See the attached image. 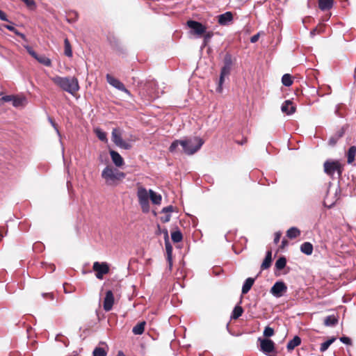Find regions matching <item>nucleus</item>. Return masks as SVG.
I'll list each match as a JSON object with an SVG mask.
<instances>
[{
  "instance_id": "f8f14e48",
  "label": "nucleus",
  "mask_w": 356,
  "mask_h": 356,
  "mask_svg": "<svg viewBox=\"0 0 356 356\" xmlns=\"http://www.w3.org/2000/svg\"><path fill=\"white\" fill-rule=\"evenodd\" d=\"M345 131L346 129L343 127L334 133L328 140L329 145L332 147L334 146L337 143L338 140L343 136Z\"/></svg>"
},
{
  "instance_id": "052dcab7",
  "label": "nucleus",
  "mask_w": 356,
  "mask_h": 356,
  "mask_svg": "<svg viewBox=\"0 0 356 356\" xmlns=\"http://www.w3.org/2000/svg\"><path fill=\"white\" fill-rule=\"evenodd\" d=\"M67 162V160L66 159V157H63V163L66 164Z\"/></svg>"
},
{
  "instance_id": "473e14b6",
  "label": "nucleus",
  "mask_w": 356,
  "mask_h": 356,
  "mask_svg": "<svg viewBox=\"0 0 356 356\" xmlns=\"http://www.w3.org/2000/svg\"><path fill=\"white\" fill-rule=\"evenodd\" d=\"M36 60L41 64H43L45 66H47V67H50L51 65V60L44 56H38V58H36Z\"/></svg>"
},
{
  "instance_id": "79ce46f5",
  "label": "nucleus",
  "mask_w": 356,
  "mask_h": 356,
  "mask_svg": "<svg viewBox=\"0 0 356 356\" xmlns=\"http://www.w3.org/2000/svg\"><path fill=\"white\" fill-rule=\"evenodd\" d=\"M24 48L27 50L28 53L35 59L38 58V55L37 53L29 45H24Z\"/></svg>"
},
{
  "instance_id": "c756f323",
  "label": "nucleus",
  "mask_w": 356,
  "mask_h": 356,
  "mask_svg": "<svg viewBox=\"0 0 356 356\" xmlns=\"http://www.w3.org/2000/svg\"><path fill=\"white\" fill-rule=\"evenodd\" d=\"M171 238L172 240L173 241V242L175 243H179L180 242L182 238H183V236H182V234L181 233L180 231L179 230H177V231H175V232H172L171 233Z\"/></svg>"
},
{
  "instance_id": "ddd939ff",
  "label": "nucleus",
  "mask_w": 356,
  "mask_h": 356,
  "mask_svg": "<svg viewBox=\"0 0 356 356\" xmlns=\"http://www.w3.org/2000/svg\"><path fill=\"white\" fill-rule=\"evenodd\" d=\"M231 69H232V66H229V65H224L223 67H222L221 71H220L218 86L216 89V90L218 92H222V85L224 82L225 76H228L230 74Z\"/></svg>"
},
{
  "instance_id": "c03bdc74",
  "label": "nucleus",
  "mask_w": 356,
  "mask_h": 356,
  "mask_svg": "<svg viewBox=\"0 0 356 356\" xmlns=\"http://www.w3.org/2000/svg\"><path fill=\"white\" fill-rule=\"evenodd\" d=\"M164 215L161 217V220L163 222H168L170 220L171 218V214L168 213H163Z\"/></svg>"
},
{
  "instance_id": "7c9ffc66",
  "label": "nucleus",
  "mask_w": 356,
  "mask_h": 356,
  "mask_svg": "<svg viewBox=\"0 0 356 356\" xmlns=\"http://www.w3.org/2000/svg\"><path fill=\"white\" fill-rule=\"evenodd\" d=\"M337 323V319L334 316H328L324 320V324L326 326H333Z\"/></svg>"
},
{
  "instance_id": "2f4dec72",
  "label": "nucleus",
  "mask_w": 356,
  "mask_h": 356,
  "mask_svg": "<svg viewBox=\"0 0 356 356\" xmlns=\"http://www.w3.org/2000/svg\"><path fill=\"white\" fill-rule=\"evenodd\" d=\"M282 83L285 86H290L293 84L292 77L289 74H285L282 78Z\"/></svg>"
},
{
  "instance_id": "58836bf2",
  "label": "nucleus",
  "mask_w": 356,
  "mask_h": 356,
  "mask_svg": "<svg viewBox=\"0 0 356 356\" xmlns=\"http://www.w3.org/2000/svg\"><path fill=\"white\" fill-rule=\"evenodd\" d=\"M274 334V330L269 327V326H267L265 327L264 330V336L266 337H272L273 335Z\"/></svg>"
},
{
  "instance_id": "f3484780",
  "label": "nucleus",
  "mask_w": 356,
  "mask_h": 356,
  "mask_svg": "<svg viewBox=\"0 0 356 356\" xmlns=\"http://www.w3.org/2000/svg\"><path fill=\"white\" fill-rule=\"evenodd\" d=\"M282 111L287 115L292 114L296 111V106L290 100L285 101L281 107Z\"/></svg>"
},
{
  "instance_id": "39448f33",
  "label": "nucleus",
  "mask_w": 356,
  "mask_h": 356,
  "mask_svg": "<svg viewBox=\"0 0 356 356\" xmlns=\"http://www.w3.org/2000/svg\"><path fill=\"white\" fill-rule=\"evenodd\" d=\"M111 140L118 147L122 149H129L131 147V144L129 142L122 139V131L120 128L113 129Z\"/></svg>"
},
{
  "instance_id": "9d476101",
  "label": "nucleus",
  "mask_w": 356,
  "mask_h": 356,
  "mask_svg": "<svg viewBox=\"0 0 356 356\" xmlns=\"http://www.w3.org/2000/svg\"><path fill=\"white\" fill-rule=\"evenodd\" d=\"M106 81L107 82L113 86L114 88L118 89L119 90H121L122 92H124L126 93H129V90L126 88L124 85L118 79L113 77L112 75L107 74H106Z\"/></svg>"
},
{
  "instance_id": "13d9d810",
  "label": "nucleus",
  "mask_w": 356,
  "mask_h": 356,
  "mask_svg": "<svg viewBox=\"0 0 356 356\" xmlns=\"http://www.w3.org/2000/svg\"><path fill=\"white\" fill-rule=\"evenodd\" d=\"M22 39L26 41V35L24 33H21L20 35H19Z\"/></svg>"
},
{
  "instance_id": "f257e3e1",
  "label": "nucleus",
  "mask_w": 356,
  "mask_h": 356,
  "mask_svg": "<svg viewBox=\"0 0 356 356\" xmlns=\"http://www.w3.org/2000/svg\"><path fill=\"white\" fill-rule=\"evenodd\" d=\"M204 143L203 139L197 136L184 137L173 141L169 151L172 154L184 153L192 155L201 148Z\"/></svg>"
},
{
  "instance_id": "dca6fc26",
  "label": "nucleus",
  "mask_w": 356,
  "mask_h": 356,
  "mask_svg": "<svg viewBox=\"0 0 356 356\" xmlns=\"http://www.w3.org/2000/svg\"><path fill=\"white\" fill-rule=\"evenodd\" d=\"M233 21V14L227 11L218 16V22L221 26H226Z\"/></svg>"
},
{
  "instance_id": "2eb2a0df",
  "label": "nucleus",
  "mask_w": 356,
  "mask_h": 356,
  "mask_svg": "<svg viewBox=\"0 0 356 356\" xmlns=\"http://www.w3.org/2000/svg\"><path fill=\"white\" fill-rule=\"evenodd\" d=\"M165 250L167 252V260L169 263V268H171L172 266V247L169 241L168 233V231H165Z\"/></svg>"
},
{
  "instance_id": "49530a36",
  "label": "nucleus",
  "mask_w": 356,
  "mask_h": 356,
  "mask_svg": "<svg viewBox=\"0 0 356 356\" xmlns=\"http://www.w3.org/2000/svg\"><path fill=\"white\" fill-rule=\"evenodd\" d=\"M173 211H174V207L170 205V206H168L166 207H164L162 209L161 213H171Z\"/></svg>"
},
{
  "instance_id": "1a4fd4ad",
  "label": "nucleus",
  "mask_w": 356,
  "mask_h": 356,
  "mask_svg": "<svg viewBox=\"0 0 356 356\" xmlns=\"http://www.w3.org/2000/svg\"><path fill=\"white\" fill-rule=\"evenodd\" d=\"M260 341V349L266 355H269L270 353L275 352V343L268 339L259 338Z\"/></svg>"
},
{
  "instance_id": "c85d7f7f",
  "label": "nucleus",
  "mask_w": 356,
  "mask_h": 356,
  "mask_svg": "<svg viewBox=\"0 0 356 356\" xmlns=\"http://www.w3.org/2000/svg\"><path fill=\"white\" fill-rule=\"evenodd\" d=\"M97 137L102 141H107L106 133L103 131L101 129L97 128L94 130Z\"/></svg>"
},
{
  "instance_id": "f704fd0d",
  "label": "nucleus",
  "mask_w": 356,
  "mask_h": 356,
  "mask_svg": "<svg viewBox=\"0 0 356 356\" xmlns=\"http://www.w3.org/2000/svg\"><path fill=\"white\" fill-rule=\"evenodd\" d=\"M286 264V260L284 257H280L275 262V267L278 270L283 269Z\"/></svg>"
},
{
  "instance_id": "0e129e2a",
  "label": "nucleus",
  "mask_w": 356,
  "mask_h": 356,
  "mask_svg": "<svg viewBox=\"0 0 356 356\" xmlns=\"http://www.w3.org/2000/svg\"><path fill=\"white\" fill-rule=\"evenodd\" d=\"M52 122V124L54 125V127H55L56 124L54 122Z\"/></svg>"
},
{
  "instance_id": "4d7b16f0",
  "label": "nucleus",
  "mask_w": 356,
  "mask_h": 356,
  "mask_svg": "<svg viewBox=\"0 0 356 356\" xmlns=\"http://www.w3.org/2000/svg\"><path fill=\"white\" fill-rule=\"evenodd\" d=\"M110 154L111 156H120L117 152L115 151H111Z\"/></svg>"
},
{
  "instance_id": "e433bc0d",
  "label": "nucleus",
  "mask_w": 356,
  "mask_h": 356,
  "mask_svg": "<svg viewBox=\"0 0 356 356\" xmlns=\"http://www.w3.org/2000/svg\"><path fill=\"white\" fill-rule=\"evenodd\" d=\"M113 163L116 167H121L124 165V162L123 157H111Z\"/></svg>"
},
{
  "instance_id": "423d86ee",
  "label": "nucleus",
  "mask_w": 356,
  "mask_h": 356,
  "mask_svg": "<svg viewBox=\"0 0 356 356\" xmlns=\"http://www.w3.org/2000/svg\"><path fill=\"white\" fill-rule=\"evenodd\" d=\"M324 171L330 176L334 175L335 172L341 175L342 172V165L338 161L329 159L324 163Z\"/></svg>"
},
{
  "instance_id": "412c9836",
  "label": "nucleus",
  "mask_w": 356,
  "mask_h": 356,
  "mask_svg": "<svg viewBox=\"0 0 356 356\" xmlns=\"http://www.w3.org/2000/svg\"><path fill=\"white\" fill-rule=\"evenodd\" d=\"M145 324V321H142L136 325L132 329L133 333L136 335L142 334L144 332Z\"/></svg>"
},
{
  "instance_id": "c9c22d12",
  "label": "nucleus",
  "mask_w": 356,
  "mask_h": 356,
  "mask_svg": "<svg viewBox=\"0 0 356 356\" xmlns=\"http://www.w3.org/2000/svg\"><path fill=\"white\" fill-rule=\"evenodd\" d=\"M93 356H106V351L100 347H97L94 349L92 353Z\"/></svg>"
},
{
  "instance_id": "9b49d317",
  "label": "nucleus",
  "mask_w": 356,
  "mask_h": 356,
  "mask_svg": "<svg viewBox=\"0 0 356 356\" xmlns=\"http://www.w3.org/2000/svg\"><path fill=\"white\" fill-rule=\"evenodd\" d=\"M287 287L283 282H277L272 286L270 293L275 297L280 298L282 293L286 291Z\"/></svg>"
},
{
  "instance_id": "6ab92c4d",
  "label": "nucleus",
  "mask_w": 356,
  "mask_h": 356,
  "mask_svg": "<svg viewBox=\"0 0 356 356\" xmlns=\"http://www.w3.org/2000/svg\"><path fill=\"white\" fill-rule=\"evenodd\" d=\"M300 251L307 254L311 255L313 252V245L309 242H305L300 246Z\"/></svg>"
},
{
  "instance_id": "bf43d9fd",
  "label": "nucleus",
  "mask_w": 356,
  "mask_h": 356,
  "mask_svg": "<svg viewBox=\"0 0 356 356\" xmlns=\"http://www.w3.org/2000/svg\"><path fill=\"white\" fill-rule=\"evenodd\" d=\"M13 33L15 34H16L17 35H20V34L22 33L19 32L17 29H16Z\"/></svg>"
},
{
  "instance_id": "5fc2aeb1",
  "label": "nucleus",
  "mask_w": 356,
  "mask_h": 356,
  "mask_svg": "<svg viewBox=\"0 0 356 356\" xmlns=\"http://www.w3.org/2000/svg\"><path fill=\"white\" fill-rule=\"evenodd\" d=\"M355 157H348V163L351 164L355 161Z\"/></svg>"
},
{
  "instance_id": "f03ea898",
  "label": "nucleus",
  "mask_w": 356,
  "mask_h": 356,
  "mask_svg": "<svg viewBox=\"0 0 356 356\" xmlns=\"http://www.w3.org/2000/svg\"><path fill=\"white\" fill-rule=\"evenodd\" d=\"M52 82L63 90L74 95L79 90V84L77 78L75 76H60L51 77Z\"/></svg>"
},
{
  "instance_id": "603ef678",
  "label": "nucleus",
  "mask_w": 356,
  "mask_h": 356,
  "mask_svg": "<svg viewBox=\"0 0 356 356\" xmlns=\"http://www.w3.org/2000/svg\"><path fill=\"white\" fill-rule=\"evenodd\" d=\"M13 95H6V96L3 97L2 99L4 102H10L11 100L13 101Z\"/></svg>"
},
{
  "instance_id": "6e6552de",
  "label": "nucleus",
  "mask_w": 356,
  "mask_h": 356,
  "mask_svg": "<svg viewBox=\"0 0 356 356\" xmlns=\"http://www.w3.org/2000/svg\"><path fill=\"white\" fill-rule=\"evenodd\" d=\"M92 269L96 272V277L99 280L103 279V276L109 272V266L106 262H94Z\"/></svg>"
},
{
  "instance_id": "a211bd4d",
  "label": "nucleus",
  "mask_w": 356,
  "mask_h": 356,
  "mask_svg": "<svg viewBox=\"0 0 356 356\" xmlns=\"http://www.w3.org/2000/svg\"><path fill=\"white\" fill-rule=\"evenodd\" d=\"M318 8L321 10H328L333 6V0H318Z\"/></svg>"
},
{
  "instance_id": "3c124183",
  "label": "nucleus",
  "mask_w": 356,
  "mask_h": 356,
  "mask_svg": "<svg viewBox=\"0 0 356 356\" xmlns=\"http://www.w3.org/2000/svg\"><path fill=\"white\" fill-rule=\"evenodd\" d=\"M0 19L3 21H8L6 14L0 10Z\"/></svg>"
},
{
  "instance_id": "393cba45",
  "label": "nucleus",
  "mask_w": 356,
  "mask_h": 356,
  "mask_svg": "<svg viewBox=\"0 0 356 356\" xmlns=\"http://www.w3.org/2000/svg\"><path fill=\"white\" fill-rule=\"evenodd\" d=\"M150 200L154 204H160L161 202L162 197L160 194L156 193L154 191L150 189Z\"/></svg>"
},
{
  "instance_id": "e2e57ef3",
  "label": "nucleus",
  "mask_w": 356,
  "mask_h": 356,
  "mask_svg": "<svg viewBox=\"0 0 356 356\" xmlns=\"http://www.w3.org/2000/svg\"><path fill=\"white\" fill-rule=\"evenodd\" d=\"M286 243V241L285 240H283V241H282V244H283V245H285Z\"/></svg>"
},
{
  "instance_id": "a18cd8bd",
  "label": "nucleus",
  "mask_w": 356,
  "mask_h": 356,
  "mask_svg": "<svg viewBox=\"0 0 356 356\" xmlns=\"http://www.w3.org/2000/svg\"><path fill=\"white\" fill-rule=\"evenodd\" d=\"M356 154V147L355 146H351L346 154V156H355Z\"/></svg>"
},
{
  "instance_id": "b1692460",
  "label": "nucleus",
  "mask_w": 356,
  "mask_h": 356,
  "mask_svg": "<svg viewBox=\"0 0 356 356\" xmlns=\"http://www.w3.org/2000/svg\"><path fill=\"white\" fill-rule=\"evenodd\" d=\"M300 235V231L295 227H291L286 232V236L291 239L296 238Z\"/></svg>"
},
{
  "instance_id": "20e7f679",
  "label": "nucleus",
  "mask_w": 356,
  "mask_h": 356,
  "mask_svg": "<svg viewBox=\"0 0 356 356\" xmlns=\"http://www.w3.org/2000/svg\"><path fill=\"white\" fill-rule=\"evenodd\" d=\"M137 197L138 199L139 204L141 207L142 211L144 213L149 211V197H150V189L147 190L143 186H140L138 188Z\"/></svg>"
},
{
  "instance_id": "a878e982",
  "label": "nucleus",
  "mask_w": 356,
  "mask_h": 356,
  "mask_svg": "<svg viewBox=\"0 0 356 356\" xmlns=\"http://www.w3.org/2000/svg\"><path fill=\"white\" fill-rule=\"evenodd\" d=\"M64 54L67 57L72 56V46L68 38H65L64 40Z\"/></svg>"
},
{
  "instance_id": "5701e85b",
  "label": "nucleus",
  "mask_w": 356,
  "mask_h": 356,
  "mask_svg": "<svg viewBox=\"0 0 356 356\" xmlns=\"http://www.w3.org/2000/svg\"><path fill=\"white\" fill-rule=\"evenodd\" d=\"M272 261V253L271 251H268L266 252V257L264 260V261L261 264V268L262 269H267L270 266Z\"/></svg>"
},
{
  "instance_id": "680f3d73",
  "label": "nucleus",
  "mask_w": 356,
  "mask_h": 356,
  "mask_svg": "<svg viewBox=\"0 0 356 356\" xmlns=\"http://www.w3.org/2000/svg\"><path fill=\"white\" fill-rule=\"evenodd\" d=\"M3 236L0 233V241L2 240Z\"/></svg>"
},
{
  "instance_id": "de8ad7c7",
  "label": "nucleus",
  "mask_w": 356,
  "mask_h": 356,
  "mask_svg": "<svg viewBox=\"0 0 356 356\" xmlns=\"http://www.w3.org/2000/svg\"><path fill=\"white\" fill-rule=\"evenodd\" d=\"M340 341L345 344H350L351 343L350 339L346 337H341Z\"/></svg>"
},
{
  "instance_id": "09e8293b",
  "label": "nucleus",
  "mask_w": 356,
  "mask_h": 356,
  "mask_svg": "<svg viewBox=\"0 0 356 356\" xmlns=\"http://www.w3.org/2000/svg\"><path fill=\"white\" fill-rule=\"evenodd\" d=\"M259 36H260V34L259 33L252 35L251 38H250V42L252 43H255L256 42L258 41L259 38Z\"/></svg>"
},
{
  "instance_id": "7ed1b4c3",
  "label": "nucleus",
  "mask_w": 356,
  "mask_h": 356,
  "mask_svg": "<svg viewBox=\"0 0 356 356\" xmlns=\"http://www.w3.org/2000/svg\"><path fill=\"white\" fill-rule=\"evenodd\" d=\"M102 177L108 186H118L125 177V174L111 165H108L102 172Z\"/></svg>"
},
{
  "instance_id": "bb28decb",
  "label": "nucleus",
  "mask_w": 356,
  "mask_h": 356,
  "mask_svg": "<svg viewBox=\"0 0 356 356\" xmlns=\"http://www.w3.org/2000/svg\"><path fill=\"white\" fill-rule=\"evenodd\" d=\"M336 340V338L335 337H332L331 339L327 340L326 341L322 343L321 344V347H320V351L323 353L325 352V350H327L328 349V348L330 347V346Z\"/></svg>"
},
{
  "instance_id": "a19ab883",
  "label": "nucleus",
  "mask_w": 356,
  "mask_h": 356,
  "mask_svg": "<svg viewBox=\"0 0 356 356\" xmlns=\"http://www.w3.org/2000/svg\"><path fill=\"white\" fill-rule=\"evenodd\" d=\"M204 43L206 45L210 40V39L213 35V33L212 31H208L204 33Z\"/></svg>"
},
{
  "instance_id": "0eeeda50",
  "label": "nucleus",
  "mask_w": 356,
  "mask_h": 356,
  "mask_svg": "<svg viewBox=\"0 0 356 356\" xmlns=\"http://www.w3.org/2000/svg\"><path fill=\"white\" fill-rule=\"evenodd\" d=\"M186 25L191 29V33L193 35L202 36L206 33L207 27L199 22L191 19L188 20Z\"/></svg>"
},
{
  "instance_id": "cd10ccee",
  "label": "nucleus",
  "mask_w": 356,
  "mask_h": 356,
  "mask_svg": "<svg viewBox=\"0 0 356 356\" xmlns=\"http://www.w3.org/2000/svg\"><path fill=\"white\" fill-rule=\"evenodd\" d=\"M325 29V25L323 24H319L318 26H316V28H314L311 32L310 34L312 36H314L316 34H320L321 33H323Z\"/></svg>"
},
{
  "instance_id": "4468645a",
  "label": "nucleus",
  "mask_w": 356,
  "mask_h": 356,
  "mask_svg": "<svg viewBox=\"0 0 356 356\" xmlns=\"http://www.w3.org/2000/svg\"><path fill=\"white\" fill-rule=\"evenodd\" d=\"M114 303V296L111 291H108L106 293V296L104 300L103 307L104 309L106 312L111 310Z\"/></svg>"
},
{
  "instance_id": "4c0bfd02",
  "label": "nucleus",
  "mask_w": 356,
  "mask_h": 356,
  "mask_svg": "<svg viewBox=\"0 0 356 356\" xmlns=\"http://www.w3.org/2000/svg\"><path fill=\"white\" fill-rule=\"evenodd\" d=\"M223 63L225 65H229V66L232 65V63H233L232 57L230 54L227 53L225 54V56L224 57V60H223Z\"/></svg>"
},
{
  "instance_id": "ea45409f",
  "label": "nucleus",
  "mask_w": 356,
  "mask_h": 356,
  "mask_svg": "<svg viewBox=\"0 0 356 356\" xmlns=\"http://www.w3.org/2000/svg\"><path fill=\"white\" fill-rule=\"evenodd\" d=\"M24 100V99H23V98L16 97L13 96V104L15 107L19 106L22 104Z\"/></svg>"
},
{
  "instance_id": "4be33fe9",
  "label": "nucleus",
  "mask_w": 356,
  "mask_h": 356,
  "mask_svg": "<svg viewBox=\"0 0 356 356\" xmlns=\"http://www.w3.org/2000/svg\"><path fill=\"white\" fill-rule=\"evenodd\" d=\"M301 343V339L299 337L296 336L293 339L289 341L287 343L286 348L288 350H293L296 346H299Z\"/></svg>"
},
{
  "instance_id": "aec40b11",
  "label": "nucleus",
  "mask_w": 356,
  "mask_h": 356,
  "mask_svg": "<svg viewBox=\"0 0 356 356\" xmlns=\"http://www.w3.org/2000/svg\"><path fill=\"white\" fill-rule=\"evenodd\" d=\"M254 282V279H253L252 277H249V278L246 279V280L245 281V282L243 285V287H242V293L243 294L247 293L252 288Z\"/></svg>"
},
{
  "instance_id": "72a5a7b5",
  "label": "nucleus",
  "mask_w": 356,
  "mask_h": 356,
  "mask_svg": "<svg viewBox=\"0 0 356 356\" xmlns=\"http://www.w3.org/2000/svg\"><path fill=\"white\" fill-rule=\"evenodd\" d=\"M243 309L240 306H236L232 312V318L234 319L238 318L243 314Z\"/></svg>"
},
{
  "instance_id": "8fccbe9b",
  "label": "nucleus",
  "mask_w": 356,
  "mask_h": 356,
  "mask_svg": "<svg viewBox=\"0 0 356 356\" xmlns=\"http://www.w3.org/2000/svg\"><path fill=\"white\" fill-rule=\"evenodd\" d=\"M281 235L282 233L280 232H277L275 234L274 243L275 244H277L280 241Z\"/></svg>"
},
{
  "instance_id": "864d4df0",
  "label": "nucleus",
  "mask_w": 356,
  "mask_h": 356,
  "mask_svg": "<svg viewBox=\"0 0 356 356\" xmlns=\"http://www.w3.org/2000/svg\"><path fill=\"white\" fill-rule=\"evenodd\" d=\"M3 26L12 32H14L16 30V29L11 25L6 24L3 25Z\"/></svg>"
},
{
  "instance_id": "6e6d98bb",
  "label": "nucleus",
  "mask_w": 356,
  "mask_h": 356,
  "mask_svg": "<svg viewBox=\"0 0 356 356\" xmlns=\"http://www.w3.org/2000/svg\"><path fill=\"white\" fill-rule=\"evenodd\" d=\"M43 297H49L50 298L53 299V295L51 293H43Z\"/></svg>"
},
{
  "instance_id": "37998d69",
  "label": "nucleus",
  "mask_w": 356,
  "mask_h": 356,
  "mask_svg": "<svg viewBox=\"0 0 356 356\" xmlns=\"http://www.w3.org/2000/svg\"><path fill=\"white\" fill-rule=\"evenodd\" d=\"M23 2H24V3L26 5V6L31 9V10H33L35 8V2L34 0H22Z\"/></svg>"
}]
</instances>
